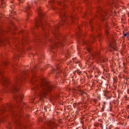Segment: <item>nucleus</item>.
Instances as JSON below:
<instances>
[{
    "label": "nucleus",
    "instance_id": "26",
    "mask_svg": "<svg viewBox=\"0 0 129 129\" xmlns=\"http://www.w3.org/2000/svg\"><path fill=\"white\" fill-rule=\"evenodd\" d=\"M105 33L106 34V35H108L109 33H108V31H107V30H105Z\"/></svg>",
    "mask_w": 129,
    "mask_h": 129
},
{
    "label": "nucleus",
    "instance_id": "23",
    "mask_svg": "<svg viewBox=\"0 0 129 129\" xmlns=\"http://www.w3.org/2000/svg\"><path fill=\"white\" fill-rule=\"evenodd\" d=\"M79 33H80L79 36H80V37H81V29L80 28H79Z\"/></svg>",
    "mask_w": 129,
    "mask_h": 129
},
{
    "label": "nucleus",
    "instance_id": "6",
    "mask_svg": "<svg viewBox=\"0 0 129 129\" xmlns=\"http://www.w3.org/2000/svg\"><path fill=\"white\" fill-rule=\"evenodd\" d=\"M97 15L95 16V18H97V19H100L101 20H104L105 19V16H107V12L102 10V8L100 6L97 7Z\"/></svg>",
    "mask_w": 129,
    "mask_h": 129
},
{
    "label": "nucleus",
    "instance_id": "31",
    "mask_svg": "<svg viewBox=\"0 0 129 129\" xmlns=\"http://www.w3.org/2000/svg\"><path fill=\"white\" fill-rule=\"evenodd\" d=\"M127 91L128 94H129V90L128 89Z\"/></svg>",
    "mask_w": 129,
    "mask_h": 129
},
{
    "label": "nucleus",
    "instance_id": "13",
    "mask_svg": "<svg viewBox=\"0 0 129 129\" xmlns=\"http://www.w3.org/2000/svg\"><path fill=\"white\" fill-rule=\"evenodd\" d=\"M14 1L13 0L11 1L10 8L12 10H14L15 9V5L14 4Z\"/></svg>",
    "mask_w": 129,
    "mask_h": 129
},
{
    "label": "nucleus",
    "instance_id": "24",
    "mask_svg": "<svg viewBox=\"0 0 129 129\" xmlns=\"http://www.w3.org/2000/svg\"><path fill=\"white\" fill-rule=\"evenodd\" d=\"M73 61L74 62V58H73V60H70L69 63L71 64Z\"/></svg>",
    "mask_w": 129,
    "mask_h": 129
},
{
    "label": "nucleus",
    "instance_id": "8",
    "mask_svg": "<svg viewBox=\"0 0 129 129\" xmlns=\"http://www.w3.org/2000/svg\"><path fill=\"white\" fill-rule=\"evenodd\" d=\"M109 47L108 50L111 52L113 50L114 51H116L117 50V47H116V45H115V42L114 41H110L109 40Z\"/></svg>",
    "mask_w": 129,
    "mask_h": 129
},
{
    "label": "nucleus",
    "instance_id": "9",
    "mask_svg": "<svg viewBox=\"0 0 129 129\" xmlns=\"http://www.w3.org/2000/svg\"><path fill=\"white\" fill-rule=\"evenodd\" d=\"M59 62H60V61H58L57 64L55 65V67L52 68V71L51 72V73H54L55 72L56 74H60V73L62 72L61 68H60V64L58 63Z\"/></svg>",
    "mask_w": 129,
    "mask_h": 129
},
{
    "label": "nucleus",
    "instance_id": "11",
    "mask_svg": "<svg viewBox=\"0 0 129 129\" xmlns=\"http://www.w3.org/2000/svg\"><path fill=\"white\" fill-rule=\"evenodd\" d=\"M11 65L13 72H14V73H17V72H18L17 69H18V64L17 63H13V64Z\"/></svg>",
    "mask_w": 129,
    "mask_h": 129
},
{
    "label": "nucleus",
    "instance_id": "20",
    "mask_svg": "<svg viewBox=\"0 0 129 129\" xmlns=\"http://www.w3.org/2000/svg\"><path fill=\"white\" fill-rule=\"evenodd\" d=\"M76 72H77V73H78V74H81V72L79 70H77Z\"/></svg>",
    "mask_w": 129,
    "mask_h": 129
},
{
    "label": "nucleus",
    "instance_id": "27",
    "mask_svg": "<svg viewBox=\"0 0 129 129\" xmlns=\"http://www.w3.org/2000/svg\"><path fill=\"white\" fill-rule=\"evenodd\" d=\"M44 111H47V107H46V106H44Z\"/></svg>",
    "mask_w": 129,
    "mask_h": 129
},
{
    "label": "nucleus",
    "instance_id": "25",
    "mask_svg": "<svg viewBox=\"0 0 129 129\" xmlns=\"http://www.w3.org/2000/svg\"><path fill=\"white\" fill-rule=\"evenodd\" d=\"M87 17V13L85 14L83 18H86Z\"/></svg>",
    "mask_w": 129,
    "mask_h": 129
},
{
    "label": "nucleus",
    "instance_id": "5",
    "mask_svg": "<svg viewBox=\"0 0 129 129\" xmlns=\"http://www.w3.org/2000/svg\"><path fill=\"white\" fill-rule=\"evenodd\" d=\"M20 33L23 36L22 40L20 41L19 39H17L16 42L17 45H15V47L17 48V49H18V50H20L21 46H24V42H26V41H28V37L25 35V34H27V32H25L24 30H21L20 31Z\"/></svg>",
    "mask_w": 129,
    "mask_h": 129
},
{
    "label": "nucleus",
    "instance_id": "17",
    "mask_svg": "<svg viewBox=\"0 0 129 129\" xmlns=\"http://www.w3.org/2000/svg\"><path fill=\"white\" fill-rule=\"evenodd\" d=\"M79 93H80V95H83V94H85V92L82 91H80Z\"/></svg>",
    "mask_w": 129,
    "mask_h": 129
},
{
    "label": "nucleus",
    "instance_id": "33",
    "mask_svg": "<svg viewBox=\"0 0 129 129\" xmlns=\"http://www.w3.org/2000/svg\"><path fill=\"white\" fill-rule=\"evenodd\" d=\"M97 1H98V2H100V0H97Z\"/></svg>",
    "mask_w": 129,
    "mask_h": 129
},
{
    "label": "nucleus",
    "instance_id": "35",
    "mask_svg": "<svg viewBox=\"0 0 129 129\" xmlns=\"http://www.w3.org/2000/svg\"><path fill=\"white\" fill-rule=\"evenodd\" d=\"M105 104V102H104V104Z\"/></svg>",
    "mask_w": 129,
    "mask_h": 129
},
{
    "label": "nucleus",
    "instance_id": "4",
    "mask_svg": "<svg viewBox=\"0 0 129 129\" xmlns=\"http://www.w3.org/2000/svg\"><path fill=\"white\" fill-rule=\"evenodd\" d=\"M14 108H15V105L10 103V104H6L4 106L1 107H0V115H2L5 111H10L11 114H12V117L13 119H15L16 122H20L19 119L21 118V117H23V115L21 114H19L17 112H16Z\"/></svg>",
    "mask_w": 129,
    "mask_h": 129
},
{
    "label": "nucleus",
    "instance_id": "3",
    "mask_svg": "<svg viewBox=\"0 0 129 129\" xmlns=\"http://www.w3.org/2000/svg\"><path fill=\"white\" fill-rule=\"evenodd\" d=\"M92 21L93 19H91L89 21L90 25L91 26V29L92 32H96V33H94L91 36V40H84L83 41V44L85 45V52L87 53H89L90 56H89L90 59H95V60H97L100 62H102L104 63L107 61V59H105L104 57H102L99 52H93L92 51V46H91V44L93 43V42H95L96 41V38H98V40L100 42L101 39H102V36H101V34L99 31H100V28L97 29L96 27H94L92 26L91 24H92Z\"/></svg>",
    "mask_w": 129,
    "mask_h": 129
},
{
    "label": "nucleus",
    "instance_id": "14",
    "mask_svg": "<svg viewBox=\"0 0 129 129\" xmlns=\"http://www.w3.org/2000/svg\"><path fill=\"white\" fill-rule=\"evenodd\" d=\"M49 5L53 8V5H54L55 1L54 0H50L48 1Z\"/></svg>",
    "mask_w": 129,
    "mask_h": 129
},
{
    "label": "nucleus",
    "instance_id": "19",
    "mask_svg": "<svg viewBox=\"0 0 129 129\" xmlns=\"http://www.w3.org/2000/svg\"><path fill=\"white\" fill-rule=\"evenodd\" d=\"M16 15V12L11 11V14H10V16L12 17V16H14Z\"/></svg>",
    "mask_w": 129,
    "mask_h": 129
},
{
    "label": "nucleus",
    "instance_id": "29",
    "mask_svg": "<svg viewBox=\"0 0 129 129\" xmlns=\"http://www.w3.org/2000/svg\"><path fill=\"white\" fill-rule=\"evenodd\" d=\"M124 97L125 98H127V95H125L124 96Z\"/></svg>",
    "mask_w": 129,
    "mask_h": 129
},
{
    "label": "nucleus",
    "instance_id": "7",
    "mask_svg": "<svg viewBox=\"0 0 129 129\" xmlns=\"http://www.w3.org/2000/svg\"><path fill=\"white\" fill-rule=\"evenodd\" d=\"M46 124L47 125V128L43 127V128H44V129H55L57 126V123H56L53 120L48 121L46 123Z\"/></svg>",
    "mask_w": 129,
    "mask_h": 129
},
{
    "label": "nucleus",
    "instance_id": "22",
    "mask_svg": "<svg viewBox=\"0 0 129 129\" xmlns=\"http://www.w3.org/2000/svg\"><path fill=\"white\" fill-rule=\"evenodd\" d=\"M128 35V32H127L126 33H123L124 37H126Z\"/></svg>",
    "mask_w": 129,
    "mask_h": 129
},
{
    "label": "nucleus",
    "instance_id": "18",
    "mask_svg": "<svg viewBox=\"0 0 129 129\" xmlns=\"http://www.w3.org/2000/svg\"><path fill=\"white\" fill-rule=\"evenodd\" d=\"M108 6H112V5H113V2H108Z\"/></svg>",
    "mask_w": 129,
    "mask_h": 129
},
{
    "label": "nucleus",
    "instance_id": "21",
    "mask_svg": "<svg viewBox=\"0 0 129 129\" xmlns=\"http://www.w3.org/2000/svg\"><path fill=\"white\" fill-rule=\"evenodd\" d=\"M66 57L67 58H70V54H69V53L68 52Z\"/></svg>",
    "mask_w": 129,
    "mask_h": 129
},
{
    "label": "nucleus",
    "instance_id": "16",
    "mask_svg": "<svg viewBox=\"0 0 129 129\" xmlns=\"http://www.w3.org/2000/svg\"><path fill=\"white\" fill-rule=\"evenodd\" d=\"M76 64H79V66L81 67V64H80V61L78 60L77 61H75Z\"/></svg>",
    "mask_w": 129,
    "mask_h": 129
},
{
    "label": "nucleus",
    "instance_id": "32",
    "mask_svg": "<svg viewBox=\"0 0 129 129\" xmlns=\"http://www.w3.org/2000/svg\"><path fill=\"white\" fill-rule=\"evenodd\" d=\"M14 29H15V30H17V29L16 28V27H14Z\"/></svg>",
    "mask_w": 129,
    "mask_h": 129
},
{
    "label": "nucleus",
    "instance_id": "30",
    "mask_svg": "<svg viewBox=\"0 0 129 129\" xmlns=\"http://www.w3.org/2000/svg\"><path fill=\"white\" fill-rule=\"evenodd\" d=\"M10 32L12 33V28H10Z\"/></svg>",
    "mask_w": 129,
    "mask_h": 129
},
{
    "label": "nucleus",
    "instance_id": "1",
    "mask_svg": "<svg viewBox=\"0 0 129 129\" xmlns=\"http://www.w3.org/2000/svg\"><path fill=\"white\" fill-rule=\"evenodd\" d=\"M58 5L60 8H58L57 12L60 18L61 19V21L60 23H58L57 26H55L53 28L52 33L54 36V38L50 40L52 43V45L51 46V49L59 48V46L64 47V43L67 40V38L61 35V33L59 32V28L67 25L70 21H71V23H73L74 22V19H75V17L71 14L68 15V14L63 11L65 8H66L65 1L59 2Z\"/></svg>",
    "mask_w": 129,
    "mask_h": 129
},
{
    "label": "nucleus",
    "instance_id": "10",
    "mask_svg": "<svg viewBox=\"0 0 129 129\" xmlns=\"http://www.w3.org/2000/svg\"><path fill=\"white\" fill-rule=\"evenodd\" d=\"M31 9H33V6L30 4H28V6L24 9V11L27 14V17L32 15Z\"/></svg>",
    "mask_w": 129,
    "mask_h": 129
},
{
    "label": "nucleus",
    "instance_id": "15",
    "mask_svg": "<svg viewBox=\"0 0 129 129\" xmlns=\"http://www.w3.org/2000/svg\"><path fill=\"white\" fill-rule=\"evenodd\" d=\"M84 1L86 3L87 7H89V5L90 4V3L89 2V1H88V0H84Z\"/></svg>",
    "mask_w": 129,
    "mask_h": 129
},
{
    "label": "nucleus",
    "instance_id": "34",
    "mask_svg": "<svg viewBox=\"0 0 129 129\" xmlns=\"http://www.w3.org/2000/svg\"><path fill=\"white\" fill-rule=\"evenodd\" d=\"M19 1H20V2H22V1H23V0H19Z\"/></svg>",
    "mask_w": 129,
    "mask_h": 129
},
{
    "label": "nucleus",
    "instance_id": "2",
    "mask_svg": "<svg viewBox=\"0 0 129 129\" xmlns=\"http://www.w3.org/2000/svg\"><path fill=\"white\" fill-rule=\"evenodd\" d=\"M36 6L37 11L38 13L39 18L35 19L34 25L35 27L31 29V32L34 36L33 41L34 43L39 44L45 42V38L49 37L48 33L49 30L48 28H50V24H48L46 22V15L41 10V6L40 5V0L34 1V4L32 6Z\"/></svg>",
    "mask_w": 129,
    "mask_h": 129
},
{
    "label": "nucleus",
    "instance_id": "12",
    "mask_svg": "<svg viewBox=\"0 0 129 129\" xmlns=\"http://www.w3.org/2000/svg\"><path fill=\"white\" fill-rule=\"evenodd\" d=\"M1 8H4L6 7V1L5 0H1Z\"/></svg>",
    "mask_w": 129,
    "mask_h": 129
},
{
    "label": "nucleus",
    "instance_id": "28",
    "mask_svg": "<svg viewBox=\"0 0 129 129\" xmlns=\"http://www.w3.org/2000/svg\"><path fill=\"white\" fill-rule=\"evenodd\" d=\"M93 101H94L95 103H96V102H97V100L94 99Z\"/></svg>",
    "mask_w": 129,
    "mask_h": 129
}]
</instances>
